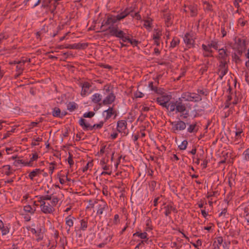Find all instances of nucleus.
Instances as JSON below:
<instances>
[{
    "instance_id": "f257e3e1",
    "label": "nucleus",
    "mask_w": 249,
    "mask_h": 249,
    "mask_svg": "<svg viewBox=\"0 0 249 249\" xmlns=\"http://www.w3.org/2000/svg\"><path fill=\"white\" fill-rule=\"evenodd\" d=\"M130 8H126L124 11L117 15H108L103 20L102 26L109 30V33L111 36L116 37L117 33L123 31L120 30L114 24L126 17L132 11Z\"/></svg>"
},
{
    "instance_id": "f03ea898",
    "label": "nucleus",
    "mask_w": 249,
    "mask_h": 249,
    "mask_svg": "<svg viewBox=\"0 0 249 249\" xmlns=\"http://www.w3.org/2000/svg\"><path fill=\"white\" fill-rule=\"evenodd\" d=\"M37 202L40 203V209L44 214H52L55 211V207L59 201L58 198L55 196H37Z\"/></svg>"
},
{
    "instance_id": "7ed1b4c3",
    "label": "nucleus",
    "mask_w": 249,
    "mask_h": 249,
    "mask_svg": "<svg viewBox=\"0 0 249 249\" xmlns=\"http://www.w3.org/2000/svg\"><path fill=\"white\" fill-rule=\"evenodd\" d=\"M103 94L105 98L103 100L102 103L100 104L101 105H109L113 103L115 100L116 96L113 91L110 89V87L108 85H105L104 87Z\"/></svg>"
},
{
    "instance_id": "20e7f679",
    "label": "nucleus",
    "mask_w": 249,
    "mask_h": 249,
    "mask_svg": "<svg viewBox=\"0 0 249 249\" xmlns=\"http://www.w3.org/2000/svg\"><path fill=\"white\" fill-rule=\"evenodd\" d=\"M179 100L183 101L198 102L202 100V97L201 96L196 94V93L186 92L181 94V97H179Z\"/></svg>"
},
{
    "instance_id": "39448f33",
    "label": "nucleus",
    "mask_w": 249,
    "mask_h": 249,
    "mask_svg": "<svg viewBox=\"0 0 249 249\" xmlns=\"http://www.w3.org/2000/svg\"><path fill=\"white\" fill-rule=\"evenodd\" d=\"M36 211L35 207L33 208L30 205H26L23 206L21 214L25 221L29 222L31 219V216L35 214Z\"/></svg>"
},
{
    "instance_id": "423d86ee",
    "label": "nucleus",
    "mask_w": 249,
    "mask_h": 249,
    "mask_svg": "<svg viewBox=\"0 0 249 249\" xmlns=\"http://www.w3.org/2000/svg\"><path fill=\"white\" fill-rule=\"evenodd\" d=\"M130 35L129 34H126L125 33L123 32H120L117 33L116 37L120 38L122 40L123 42H128L133 47L137 46L139 44L138 40L130 38Z\"/></svg>"
},
{
    "instance_id": "0eeeda50",
    "label": "nucleus",
    "mask_w": 249,
    "mask_h": 249,
    "mask_svg": "<svg viewBox=\"0 0 249 249\" xmlns=\"http://www.w3.org/2000/svg\"><path fill=\"white\" fill-rule=\"evenodd\" d=\"M233 49L239 54H242L246 49V41L245 39L238 38L235 41Z\"/></svg>"
},
{
    "instance_id": "6e6552de",
    "label": "nucleus",
    "mask_w": 249,
    "mask_h": 249,
    "mask_svg": "<svg viewBox=\"0 0 249 249\" xmlns=\"http://www.w3.org/2000/svg\"><path fill=\"white\" fill-rule=\"evenodd\" d=\"M183 101V100H180L179 98L177 101L176 113H181L182 118L185 119L188 116L189 111L187 109L185 105L182 103Z\"/></svg>"
},
{
    "instance_id": "1a4fd4ad",
    "label": "nucleus",
    "mask_w": 249,
    "mask_h": 249,
    "mask_svg": "<svg viewBox=\"0 0 249 249\" xmlns=\"http://www.w3.org/2000/svg\"><path fill=\"white\" fill-rule=\"evenodd\" d=\"M127 122L124 120H119L117 123L116 129L117 131L122 136H126L128 134Z\"/></svg>"
},
{
    "instance_id": "9d476101",
    "label": "nucleus",
    "mask_w": 249,
    "mask_h": 249,
    "mask_svg": "<svg viewBox=\"0 0 249 249\" xmlns=\"http://www.w3.org/2000/svg\"><path fill=\"white\" fill-rule=\"evenodd\" d=\"M171 125L172 131L175 133H177L180 131L184 130L186 127V123L181 120L172 122Z\"/></svg>"
},
{
    "instance_id": "9b49d317",
    "label": "nucleus",
    "mask_w": 249,
    "mask_h": 249,
    "mask_svg": "<svg viewBox=\"0 0 249 249\" xmlns=\"http://www.w3.org/2000/svg\"><path fill=\"white\" fill-rule=\"evenodd\" d=\"M172 96L167 94H162L156 98V102L163 107H166V105L171 99Z\"/></svg>"
},
{
    "instance_id": "f8f14e48",
    "label": "nucleus",
    "mask_w": 249,
    "mask_h": 249,
    "mask_svg": "<svg viewBox=\"0 0 249 249\" xmlns=\"http://www.w3.org/2000/svg\"><path fill=\"white\" fill-rule=\"evenodd\" d=\"M80 86L82 88L81 95L82 97H85L91 93L90 88L91 87V84L89 82L81 83Z\"/></svg>"
},
{
    "instance_id": "ddd939ff",
    "label": "nucleus",
    "mask_w": 249,
    "mask_h": 249,
    "mask_svg": "<svg viewBox=\"0 0 249 249\" xmlns=\"http://www.w3.org/2000/svg\"><path fill=\"white\" fill-rule=\"evenodd\" d=\"M183 40L186 45L189 48L193 47L195 43V37L193 34L186 33L183 37Z\"/></svg>"
},
{
    "instance_id": "4468645a",
    "label": "nucleus",
    "mask_w": 249,
    "mask_h": 249,
    "mask_svg": "<svg viewBox=\"0 0 249 249\" xmlns=\"http://www.w3.org/2000/svg\"><path fill=\"white\" fill-rule=\"evenodd\" d=\"M133 236H137L139 237L142 239L141 241L143 242V243L145 244L149 243V238L147 232L146 231H144L143 232L142 231H137L133 234Z\"/></svg>"
},
{
    "instance_id": "2eb2a0df",
    "label": "nucleus",
    "mask_w": 249,
    "mask_h": 249,
    "mask_svg": "<svg viewBox=\"0 0 249 249\" xmlns=\"http://www.w3.org/2000/svg\"><path fill=\"white\" fill-rule=\"evenodd\" d=\"M11 225L9 223L4 224L1 220H0V231L2 236L6 235L10 232Z\"/></svg>"
},
{
    "instance_id": "dca6fc26",
    "label": "nucleus",
    "mask_w": 249,
    "mask_h": 249,
    "mask_svg": "<svg viewBox=\"0 0 249 249\" xmlns=\"http://www.w3.org/2000/svg\"><path fill=\"white\" fill-rule=\"evenodd\" d=\"M114 114H116V111L113 107H109L107 109L104 110L103 112V115L104 117L105 122L109 120ZM116 115V114H115Z\"/></svg>"
},
{
    "instance_id": "f3484780",
    "label": "nucleus",
    "mask_w": 249,
    "mask_h": 249,
    "mask_svg": "<svg viewBox=\"0 0 249 249\" xmlns=\"http://www.w3.org/2000/svg\"><path fill=\"white\" fill-rule=\"evenodd\" d=\"M26 60H22L20 61H14L11 63V64H17L16 67V71L18 73V75L20 74L23 70L24 66L26 63Z\"/></svg>"
},
{
    "instance_id": "a211bd4d",
    "label": "nucleus",
    "mask_w": 249,
    "mask_h": 249,
    "mask_svg": "<svg viewBox=\"0 0 249 249\" xmlns=\"http://www.w3.org/2000/svg\"><path fill=\"white\" fill-rule=\"evenodd\" d=\"M108 209V207L107 203L102 200L101 202L98 205V209L97 211V214L102 215L104 211H107Z\"/></svg>"
},
{
    "instance_id": "6ab92c4d",
    "label": "nucleus",
    "mask_w": 249,
    "mask_h": 249,
    "mask_svg": "<svg viewBox=\"0 0 249 249\" xmlns=\"http://www.w3.org/2000/svg\"><path fill=\"white\" fill-rule=\"evenodd\" d=\"M79 124L84 130H92V125L83 118L79 120Z\"/></svg>"
},
{
    "instance_id": "aec40b11",
    "label": "nucleus",
    "mask_w": 249,
    "mask_h": 249,
    "mask_svg": "<svg viewBox=\"0 0 249 249\" xmlns=\"http://www.w3.org/2000/svg\"><path fill=\"white\" fill-rule=\"evenodd\" d=\"M142 21L143 22V26L147 30L150 31L153 25V20L151 18L148 17L145 19L142 20Z\"/></svg>"
},
{
    "instance_id": "412c9836",
    "label": "nucleus",
    "mask_w": 249,
    "mask_h": 249,
    "mask_svg": "<svg viewBox=\"0 0 249 249\" xmlns=\"http://www.w3.org/2000/svg\"><path fill=\"white\" fill-rule=\"evenodd\" d=\"M244 135V134L242 128H236V130L235 131L234 141L237 142V143H239Z\"/></svg>"
},
{
    "instance_id": "4be33fe9",
    "label": "nucleus",
    "mask_w": 249,
    "mask_h": 249,
    "mask_svg": "<svg viewBox=\"0 0 249 249\" xmlns=\"http://www.w3.org/2000/svg\"><path fill=\"white\" fill-rule=\"evenodd\" d=\"M75 218L71 215H69L65 218L66 225L69 227V229L67 230V232H69L70 231V228L73 226V220Z\"/></svg>"
},
{
    "instance_id": "5701e85b",
    "label": "nucleus",
    "mask_w": 249,
    "mask_h": 249,
    "mask_svg": "<svg viewBox=\"0 0 249 249\" xmlns=\"http://www.w3.org/2000/svg\"><path fill=\"white\" fill-rule=\"evenodd\" d=\"M52 114L54 117L62 118L67 114V112L66 111L61 112L58 107H55L53 109Z\"/></svg>"
},
{
    "instance_id": "b1692460",
    "label": "nucleus",
    "mask_w": 249,
    "mask_h": 249,
    "mask_svg": "<svg viewBox=\"0 0 249 249\" xmlns=\"http://www.w3.org/2000/svg\"><path fill=\"white\" fill-rule=\"evenodd\" d=\"M223 242V239L222 237L219 236L216 238V240L214 241L213 246L212 249H220V246L222 245Z\"/></svg>"
},
{
    "instance_id": "393cba45",
    "label": "nucleus",
    "mask_w": 249,
    "mask_h": 249,
    "mask_svg": "<svg viewBox=\"0 0 249 249\" xmlns=\"http://www.w3.org/2000/svg\"><path fill=\"white\" fill-rule=\"evenodd\" d=\"M198 130V126L196 123H193L190 124L187 128V132L190 133L196 134Z\"/></svg>"
},
{
    "instance_id": "a878e982",
    "label": "nucleus",
    "mask_w": 249,
    "mask_h": 249,
    "mask_svg": "<svg viewBox=\"0 0 249 249\" xmlns=\"http://www.w3.org/2000/svg\"><path fill=\"white\" fill-rule=\"evenodd\" d=\"M218 58L219 60H226L227 57V53L226 50L224 48L219 49L218 50Z\"/></svg>"
},
{
    "instance_id": "bb28decb",
    "label": "nucleus",
    "mask_w": 249,
    "mask_h": 249,
    "mask_svg": "<svg viewBox=\"0 0 249 249\" xmlns=\"http://www.w3.org/2000/svg\"><path fill=\"white\" fill-rule=\"evenodd\" d=\"M176 106H177V101H169L168 104L166 105V107H165L170 112L175 111L176 112Z\"/></svg>"
},
{
    "instance_id": "cd10ccee",
    "label": "nucleus",
    "mask_w": 249,
    "mask_h": 249,
    "mask_svg": "<svg viewBox=\"0 0 249 249\" xmlns=\"http://www.w3.org/2000/svg\"><path fill=\"white\" fill-rule=\"evenodd\" d=\"M2 173L7 176H10L13 173V170L9 165H4L2 167Z\"/></svg>"
},
{
    "instance_id": "c85d7f7f",
    "label": "nucleus",
    "mask_w": 249,
    "mask_h": 249,
    "mask_svg": "<svg viewBox=\"0 0 249 249\" xmlns=\"http://www.w3.org/2000/svg\"><path fill=\"white\" fill-rule=\"evenodd\" d=\"M43 171V170H41L38 168H36L30 173V174H29V178L31 180H33L34 178L38 176L40 174H41V172Z\"/></svg>"
},
{
    "instance_id": "c756f323",
    "label": "nucleus",
    "mask_w": 249,
    "mask_h": 249,
    "mask_svg": "<svg viewBox=\"0 0 249 249\" xmlns=\"http://www.w3.org/2000/svg\"><path fill=\"white\" fill-rule=\"evenodd\" d=\"M92 102L95 104H98L102 101V95L98 93L93 94L91 97Z\"/></svg>"
},
{
    "instance_id": "7c9ffc66",
    "label": "nucleus",
    "mask_w": 249,
    "mask_h": 249,
    "mask_svg": "<svg viewBox=\"0 0 249 249\" xmlns=\"http://www.w3.org/2000/svg\"><path fill=\"white\" fill-rule=\"evenodd\" d=\"M80 229L83 231H85L88 228V218H85L80 220Z\"/></svg>"
},
{
    "instance_id": "2f4dec72",
    "label": "nucleus",
    "mask_w": 249,
    "mask_h": 249,
    "mask_svg": "<svg viewBox=\"0 0 249 249\" xmlns=\"http://www.w3.org/2000/svg\"><path fill=\"white\" fill-rule=\"evenodd\" d=\"M164 214L166 216H169V215L171 213L172 211H176V209L171 205H167V206L164 207Z\"/></svg>"
},
{
    "instance_id": "473e14b6",
    "label": "nucleus",
    "mask_w": 249,
    "mask_h": 249,
    "mask_svg": "<svg viewBox=\"0 0 249 249\" xmlns=\"http://www.w3.org/2000/svg\"><path fill=\"white\" fill-rule=\"evenodd\" d=\"M67 108L69 111L72 112L78 108V105L74 102H70L68 104Z\"/></svg>"
},
{
    "instance_id": "72a5a7b5",
    "label": "nucleus",
    "mask_w": 249,
    "mask_h": 249,
    "mask_svg": "<svg viewBox=\"0 0 249 249\" xmlns=\"http://www.w3.org/2000/svg\"><path fill=\"white\" fill-rule=\"evenodd\" d=\"M36 240L39 242L43 240L44 237V231L42 229H38V232L35 235Z\"/></svg>"
},
{
    "instance_id": "f704fd0d",
    "label": "nucleus",
    "mask_w": 249,
    "mask_h": 249,
    "mask_svg": "<svg viewBox=\"0 0 249 249\" xmlns=\"http://www.w3.org/2000/svg\"><path fill=\"white\" fill-rule=\"evenodd\" d=\"M211 48H213L215 50H218L219 49V44L218 40L214 39L211 40L209 42Z\"/></svg>"
},
{
    "instance_id": "c9c22d12",
    "label": "nucleus",
    "mask_w": 249,
    "mask_h": 249,
    "mask_svg": "<svg viewBox=\"0 0 249 249\" xmlns=\"http://www.w3.org/2000/svg\"><path fill=\"white\" fill-rule=\"evenodd\" d=\"M151 223V221L150 219H148L146 221V227L144 228L145 231L147 232H149L153 229Z\"/></svg>"
},
{
    "instance_id": "e433bc0d",
    "label": "nucleus",
    "mask_w": 249,
    "mask_h": 249,
    "mask_svg": "<svg viewBox=\"0 0 249 249\" xmlns=\"http://www.w3.org/2000/svg\"><path fill=\"white\" fill-rule=\"evenodd\" d=\"M179 43V39L177 37H175L173 38L171 43H170V47L175 48L177 45H178Z\"/></svg>"
},
{
    "instance_id": "4c0bfd02",
    "label": "nucleus",
    "mask_w": 249,
    "mask_h": 249,
    "mask_svg": "<svg viewBox=\"0 0 249 249\" xmlns=\"http://www.w3.org/2000/svg\"><path fill=\"white\" fill-rule=\"evenodd\" d=\"M188 142L187 140H184L180 144L178 145V147L180 150H184L186 149L188 145Z\"/></svg>"
},
{
    "instance_id": "58836bf2",
    "label": "nucleus",
    "mask_w": 249,
    "mask_h": 249,
    "mask_svg": "<svg viewBox=\"0 0 249 249\" xmlns=\"http://www.w3.org/2000/svg\"><path fill=\"white\" fill-rule=\"evenodd\" d=\"M105 121H100L99 123L92 125V130L93 129H99L101 128L104 124Z\"/></svg>"
},
{
    "instance_id": "ea45409f",
    "label": "nucleus",
    "mask_w": 249,
    "mask_h": 249,
    "mask_svg": "<svg viewBox=\"0 0 249 249\" xmlns=\"http://www.w3.org/2000/svg\"><path fill=\"white\" fill-rule=\"evenodd\" d=\"M243 160L247 161L249 162V148L245 150L243 153Z\"/></svg>"
},
{
    "instance_id": "a19ab883",
    "label": "nucleus",
    "mask_w": 249,
    "mask_h": 249,
    "mask_svg": "<svg viewBox=\"0 0 249 249\" xmlns=\"http://www.w3.org/2000/svg\"><path fill=\"white\" fill-rule=\"evenodd\" d=\"M202 50L203 52H213V51L212 50V48L209 43L207 45L203 44L202 45Z\"/></svg>"
},
{
    "instance_id": "79ce46f5",
    "label": "nucleus",
    "mask_w": 249,
    "mask_h": 249,
    "mask_svg": "<svg viewBox=\"0 0 249 249\" xmlns=\"http://www.w3.org/2000/svg\"><path fill=\"white\" fill-rule=\"evenodd\" d=\"M227 73V68L219 69V77L220 79H222L224 75Z\"/></svg>"
},
{
    "instance_id": "37998d69",
    "label": "nucleus",
    "mask_w": 249,
    "mask_h": 249,
    "mask_svg": "<svg viewBox=\"0 0 249 249\" xmlns=\"http://www.w3.org/2000/svg\"><path fill=\"white\" fill-rule=\"evenodd\" d=\"M209 65H210V62L209 61H208L206 64L202 66V67H201V68L200 69V72L202 74H203V73L206 72L208 70Z\"/></svg>"
},
{
    "instance_id": "c03bdc74",
    "label": "nucleus",
    "mask_w": 249,
    "mask_h": 249,
    "mask_svg": "<svg viewBox=\"0 0 249 249\" xmlns=\"http://www.w3.org/2000/svg\"><path fill=\"white\" fill-rule=\"evenodd\" d=\"M189 10L191 12V16L195 17L197 15V9L195 6H190L189 7Z\"/></svg>"
},
{
    "instance_id": "a18cd8bd",
    "label": "nucleus",
    "mask_w": 249,
    "mask_h": 249,
    "mask_svg": "<svg viewBox=\"0 0 249 249\" xmlns=\"http://www.w3.org/2000/svg\"><path fill=\"white\" fill-rule=\"evenodd\" d=\"M241 55L242 54H239L237 52H235L232 54V57L236 62H237L238 61H240V57Z\"/></svg>"
},
{
    "instance_id": "49530a36",
    "label": "nucleus",
    "mask_w": 249,
    "mask_h": 249,
    "mask_svg": "<svg viewBox=\"0 0 249 249\" xmlns=\"http://www.w3.org/2000/svg\"><path fill=\"white\" fill-rule=\"evenodd\" d=\"M100 164L102 166V168L104 170H108L109 169V165L106 164L104 160H101L100 161Z\"/></svg>"
},
{
    "instance_id": "de8ad7c7",
    "label": "nucleus",
    "mask_w": 249,
    "mask_h": 249,
    "mask_svg": "<svg viewBox=\"0 0 249 249\" xmlns=\"http://www.w3.org/2000/svg\"><path fill=\"white\" fill-rule=\"evenodd\" d=\"M161 36V33L160 31H157L155 32L153 35V39H160Z\"/></svg>"
},
{
    "instance_id": "09e8293b",
    "label": "nucleus",
    "mask_w": 249,
    "mask_h": 249,
    "mask_svg": "<svg viewBox=\"0 0 249 249\" xmlns=\"http://www.w3.org/2000/svg\"><path fill=\"white\" fill-rule=\"evenodd\" d=\"M55 163L54 162H52L50 163V166L49 167V173L50 175H52L55 169L54 165Z\"/></svg>"
},
{
    "instance_id": "8fccbe9b",
    "label": "nucleus",
    "mask_w": 249,
    "mask_h": 249,
    "mask_svg": "<svg viewBox=\"0 0 249 249\" xmlns=\"http://www.w3.org/2000/svg\"><path fill=\"white\" fill-rule=\"evenodd\" d=\"M222 245L224 249H230L231 242L229 241L223 240Z\"/></svg>"
},
{
    "instance_id": "3c124183",
    "label": "nucleus",
    "mask_w": 249,
    "mask_h": 249,
    "mask_svg": "<svg viewBox=\"0 0 249 249\" xmlns=\"http://www.w3.org/2000/svg\"><path fill=\"white\" fill-rule=\"evenodd\" d=\"M219 69L227 68L226 60H219Z\"/></svg>"
},
{
    "instance_id": "603ef678",
    "label": "nucleus",
    "mask_w": 249,
    "mask_h": 249,
    "mask_svg": "<svg viewBox=\"0 0 249 249\" xmlns=\"http://www.w3.org/2000/svg\"><path fill=\"white\" fill-rule=\"evenodd\" d=\"M93 166V163L92 162H88L86 165L83 168V171L86 172L89 169L91 168Z\"/></svg>"
},
{
    "instance_id": "864d4df0",
    "label": "nucleus",
    "mask_w": 249,
    "mask_h": 249,
    "mask_svg": "<svg viewBox=\"0 0 249 249\" xmlns=\"http://www.w3.org/2000/svg\"><path fill=\"white\" fill-rule=\"evenodd\" d=\"M95 113L92 111H89L88 112H85L83 114V117L84 118H91L94 115Z\"/></svg>"
},
{
    "instance_id": "5fc2aeb1",
    "label": "nucleus",
    "mask_w": 249,
    "mask_h": 249,
    "mask_svg": "<svg viewBox=\"0 0 249 249\" xmlns=\"http://www.w3.org/2000/svg\"><path fill=\"white\" fill-rule=\"evenodd\" d=\"M24 161L22 160H16L13 162V164L15 166H18L20 164L24 165Z\"/></svg>"
},
{
    "instance_id": "6e6d98bb",
    "label": "nucleus",
    "mask_w": 249,
    "mask_h": 249,
    "mask_svg": "<svg viewBox=\"0 0 249 249\" xmlns=\"http://www.w3.org/2000/svg\"><path fill=\"white\" fill-rule=\"evenodd\" d=\"M52 0H43L42 4V7H48Z\"/></svg>"
},
{
    "instance_id": "4d7b16f0",
    "label": "nucleus",
    "mask_w": 249,
    "mask_h": 249,
    "mask_svg": "<svg viewBox=\"0 0 249 249\" xmlns=\"http://www.w3.org/2000/svg\"><path fill=\"white\" fill-rule=\"evenodd\" d=\"M68 162L70 164V166H71L74 164V161L72 159V156L71 154H69V157L67 159Z\"/></svg>"
},
{
    "instance_id": "13d9d810",
    "label": "nucleus",
    "mask_w": 249,
    "mask_h": 249,
    "mask_svg": "<svg viewBox=\"0 0 249 249\" xmlns=\"http://www.w3.org/2000/svg\"><path fill=\"white\" fill-rule=\"evenodd\" d=\"M192 245L195 248H197L198 247L202 245V241L200 239H198L196 243H192Z\"/></svg>"
},
{
    "instance_id": "bf43d9fd",
    "label": "nucleus",
    "mask_w": 249,
    "mask_h": 249,
    "mask_svg": "<svg viewBox=\"0 0 249 249\" xmlns=\"http://www.w3.org/2000/svg\"><path fill=\"white\" fill-rule=\"evenodd\" d=\"M104 153L108 154V151L106 149V146H102L99 152L100 155H102Z\"/></svg>"
},
{
    "instance_id": "052dcab7",
    "label": "nucleus",
    "mask_w": 249,
    "mask_h": 249,
    "mask_svg": "<svg viewBox=\"0 0 249 249\" xmlns=\"http://www.w3.org/2000/svg\"><path fill=\"white\" fill-rule=\"evenodd\" d=\"M243 0H234L233 1L234 6L238 9L240 7L239 3L242 2Z\"/></svg>"
},
{
    "instance_id": "680f3d73",
    "label": "nucleus",
    "mask_w": 249,
    "mask_h": 249,
    "mask_svg": "<svg viewBox=\"0 0 249 249\" xmlns=\"http://www.w3.org/2000/svg\"><path fill=\"white\" fill-rule=\"evenodd\" d=\"M119 221L120 220L119 215L118 214H116L114 216L113 223L115 224H117L119 222Z\"/></svg>"
},
{
    "instance_id": "e2e57ef3",
    "label": "nucleus",
    "mask_w": 249,
    "mask_h": 249,
    "mask_svg": "<svg viewBox=\"0 0 249 249\" xmlns=\"http://www.w3.org/2000/svg\"><path fill=\"white\" fill-rule=\"evenodd\" d=\"M144 96V94L143 93H142L141 91H137L135 93V96L136 98H142Z\"/></svg>"
},
{
    "instance_id": "0e129e2a",
    "label": "nucleus",
    "mask_w": 249,
    "mask_h": 249,
    "mask_svg": "<svg viewBox=\"0 0 249 249\" xmlns=\"http://www.w3.org/2000/svg\"><path fill=\"white\" fill-rule=\"evenodd\" d=\"M38 158V156L36 153H35L33 154L32 157L30 158L31 161L34 162L37 160Z\"/></svg>"
},
{
    "instance_id": "69168bd1",
    "label": "nucleus",
    "mask_w": 249,
    "mask_h": 249,
    "mask_svg": "<svg viewBox=\"0 0 249 249\" xmlns=\"http://www.w3.org/2000/svg\"><path fill=\"white\" fill-rule=\"evenodd\" d=\"M227 208H224L222 210L221 212L219 213V217L222 216H225L226 214H227Z\"/></svg>"
},
{
    "instance_id": "338daca9",
    "label": "nucleus",
    "mask_w": 249,
    "mask_h": 249,
    "mask_svg": "<svg viewBox=\"0 0 249 249\" xmlns=\"http://www.w3.org/2000/svg\"><path fill=\"white\" fill-rule=\"evenodd\" d=\"M24 165L29 167H32L33 166V162L31 161V160H30L28 161H24Z\"/></svg>"
},
{
    "instance_id": "774afa93",
    "label": "nucleus",
    "mask_w": 249,
    "mask_h": 249,
    "mask_svg": "<svg viewBox=\"0 0 249 249\" xmlns=\"http://www.w3.org/2000/svg\"><path fill=\"white\" fill-rule=\"evenodd\" d=\"M65 176L64 175L63 176H61L59 178V182L61 184H64L65 183L66 181H65Z\"/></svg>"
}]
</instances>
